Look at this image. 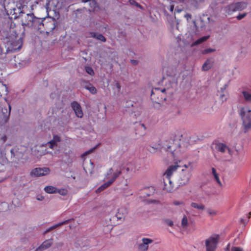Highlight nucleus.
<instances>
[{
  "mask_svg": "<svg viewBox=\"0 0 251 251\" xmlns=\"http://www.w3.org/2000/svg\"><path fill=\"white\" fill-rule=\"evenodd\" d=\"M120 175L121 170H117L115 173H114L113 177L109 180L107 182L104 183L103 184L99 187L96 190V192L97 193L100 192L108 187L115 181V180L119 177Z\"/></svg>",
  "mask_w": 251,
  "mask_h": 251,
  "instance_id": "nucleus-6",
  "label": "nucleus"
},
{
  "mask_svg": "<svg viewBox=\"0 0 251 251\" xmlns=\"http://www.w3.org/2000/svg\"><path fill=\"white\" fill-rule=\"evenodd\" d=\"M122 169V168H120L119 169H117L116 170L114 171V169L112 168L109 169L105 175V178H108L111 176L112 177L111 178H112L113 176L114 173H115L117 170H121V172Z\"/></svg>",
  "mask_w": 251,
  "mask_h": 251,
  "instance_id": "nucleus-25",
  "label": "nucleus"
},
{
  "mask_svg": "<svg viewBox=\"0 0 251 251\" xmlns=\"http://www.w3.org/2000/svg\"><path fill=\"white\" fill-rule=\"evenodd\" d=\"M165 223L167 224L170 226H173L174 225V222L173 221L170 219H165L164 220Z\"/></svg>",
  "mask_w": 251,
  "mask_h": 251,
  "instance_id": "nucleus-40",
  "label": "nucleus"
},
{
  "mask_svg": "<svg viewBox=\"0 0 251 251\" xmlns=\"http://www.w3.org/2000/svg\"><path fill=\"white\" fill-rule=\"evenodd\" d=\"M82 1L84 3L89 2V4L92 8H95L97 6V3L95 0H82Z\"/></svg>",
  "mask_w": 251,
  "mask_h": 251,
  "instance_id": "nucleus-30",
  "label": "nucleus"
},
{
  "mask_svg": "<svg viewBox=\"0 0 251 251\" xmlns=\"http://www.w3.org/2000/svg\"><path fill=\"white\" fill-rule=\"evenodd\" d=\"M153 242V240L148 238H143L141 243L138 244V249L140 251H147L149 245Z\"/></svg>",
  "mask_w": 251,
  "mask_h": 251,
  "instance_id": "nucleus-8",
  "label": "nucleus"
},
{
  "mask_svg": "<svg viewBox=\"0 0 251 251\" xmlns=\"http://www.w3.org/2000/svg\"><path fill=\"white\" fill-rule=\"evenodd\" d=\"M46 27L48 28V26L50 25H51V27H50V31H52L54 28H55V25H54V21L51 20L49 22H47L45 23Z\"/></svg>",
  "mask_w": 251,
  "mask_h": 251,
  "instance_id": "nucleus-31",
  "label": "nucleus"
},
{
  "mask_svg": "<svg viewBox=\"0 0 251 251\" xmlns=\"http://www.w3.org/2000/svg\"><path fill=\"white\" fill-rule=\"evenodd\" d=\"M215 148L217 151L221 153H224L227 151L229 154H231V150L225 144L219 143L216 145Z\"/></svg>",
  "mask_w": 251,
  "mask_h": 251,
  "instance_id": "nucleus-14",
  "label": "nucleus"
},
{
  "mask_svg": "<svg viewBox=\"0 0 251 251\" xmlns=\"http://www.w3.org/2000/svg\"><path fill=\"white\" fill-rule=\"evenodd\" d=\"M4 169V165L0 163V172Z\"/></svg>",
  "mask_w": 251,
  "mask_h": 251,
  "instance_id": "nucleus-50",
  "label": "nucleus"
},
{
  "mask_svg": "<svg viewBox=\"0 0 251 251\" xmlns=\"http://www.w3.org/2000/svg\"><path fill=\"white\" fill-rule=\"evenodd\" d=\"M173 10H174V6L171 5V7H170V11L172 12L173 11Z\"/></svg>",
  "mask_w": 251,
  "mask_h": 251,
  "instance_id": "nucleus-63",
  "label": "nucleus"
},
{
  "mask_svg": "<svg viewBox=\"0 0 251 251\" xmlns=\"http://www.w3.org/2000/svg\"><path fill=\"white\" fill-rule=\"evenodd\" d=\"M214 178L215 179V180L218 179V178H219V175H218V174H216V175H214Z\"/></svg>",
  "mask_w": 251,
  "mask_h": 251,
  "instance_id": "nucleus-54",
  "label": "nucleus"
},
{
  "mask_svg": "<svg viewBox=\"0 0 251 251\" xmlns=\"http://www.w3.org/2000/svg\"><path fill=\"white\" fill-rule=\"evenodd\" d=\"M5 43L6 52H15L20 50L23 46L25 32H5Z\"/></svg>",
  "mask_w": 251,
  "mask_h": 251,
  "instance_id": "nucleus-1",
  "label": "nucleus"
},
{
  "mask_svg": "<svg viewBox=\"0 0 251 251\" xmlns=\"http://www.w3.org/2000/svg\"><path fill=\"white\" fill-rule=\"evenodd\" d=\"M128 213V209L125 206H122L118 209L116 217L118 220L123 221Z\"/></svg>",
  "mask_w": 251,
  "mask_h": 251,
  "instance_id": "nucleus-9",
  "label": "nucleus"
},
{
  "mask_svg": "<svg viewBox=\"0 0 251 251\" xmlns=\"http://www.w3.org/2000/svg\"><path fill=\"white\" fill-rule=\"evenodd\" d=\"M225 12L228 15H230L233 12H236L235 8H234V3H231L224 8Z\"/></svg>",
  "mask_w": 251,
  "mask_h": 251,
  "instance_id": "nucleus-22",
  "label": "nucleus"
},
{
  "mask_svg": "<svg viewBox=\"0 0 251 251\" xmlns=\"http://www.w3.org/2000/svg\"><path fill=\"white\" fill-rule=\"evenodd\" d=\"M209 36H203L201 38H200L198 40H197L196 41L194 42L193 43L191 44V47H193L194 46L198 45L199 44H200L203 42L204 41H206L208 38Z\"/></svg>",
  "mask_w": 251,
  "mask_h": 251,
  "instance_id": "nucleus-24",
  "label": "nucleus"
},
{
  "mask_svg": "<svg viewBox=\"0 0 251 251\" xmlns=\"http://www.w3.org/2000/svg\"><path fill=\"white\" fill-rule=\"evenodd\" d=\"M191 206L194 208L201 211L204 210L205 208V205L201 203L192 202L191 203Z\"/></svg>",
  "mask_w": 251,
  "mask_h": 251,
  "instance_id": "nucleus-23",
  "label": "nucleus"
},
{
  "mask_svg": "<svg viewBox=\"0 0 251 251\" xmlns=\"http://www.w3.org/2000/svg\"><path fill=\"white\" fill-rule=\"evenodd\" d=\"M185 18L187 19V20H189V19L191 18V15L189 14H187L185 15Z\"/></svg>",
  "mask_w": 251,
  "mask_h": 251,
  "instance_id": "nucleus-51",
  "label": "nucleus"
},
{
  "mask_svg": "<svg viewBox=\"0 0 251 251\" xmlns=\"http://www.w3.org/2000/svg\"><path fill=\"white\" fill-rule=\"evenodd\" d=\"M7 26L9 27V29H13L15 27V24H14L11 19H8L7 21Z\"/></svg>",
  "mask_w": 251,
  "mask_h": 251,
  "instance_id": "nucleus-34",
  "label": "nucleus"
},
{
  "mask_svg": "<svg viewBox=\"0 0 251 251\" xmlns=\"http://www.w3.org/2000/svg\"><path fill=\"white\" fill-rule=\"evenodd\" d=\"M116 87L118 88L119 90L120 89V85L119 83H116Z\"/></svg>",
  "mask_w": 251,
  "mask_h": 251,
  "instance_id": "nucleus-59",
  "label": "nucleus"
},
{
  "mask_svg": "<svg viewBox=\"0 0 251 251\" xmlns=\"http://www.w3.org/2000/svg\"><path fill=\"white\" fill-rule=\"evenodd\" d=\"M173 203L176 205H178L182 204L183 203V202L180 201H174Z\"/></svg>",
  "mask_w": 251,
  "mask_h": 251,
  "instance_id": "nucleus-46",
  "label": "nucleus"
},
{
  "mask_svg": "<svg viewBox=\"0 0 251 251\" xmlns=\"http://www.w3.org/2000/svg\"><path fill=\"white\" fill-rule=\"evenodd\" d=\"M71 220H65L64 221H63L61 223H59L57 224H56L50 227H49V228H48L44 232V234H46L47 233L50 231L51 230H53L54 229L56 228V227H59L61 226H62L63 225H65V224H68L69 223V222Z\"/></svg>",
  "mask_w": 251,
  "mask_h": 251,
  "instance_id": "nucleus-21",
  "label": "nucleus"
},
{
  "mask_svg": "<svg viewBox=\"0 0 251 251\" xmlns=\"http://www.w3.org/2000/svg\"><path fill=\"white\" fill-rule=\"evenodd\" d=\"M95 149H96V147L93 148H92V149H91L89 150V151H86L85 153H83V154L82 155H83V156H84V155H87V154H88L91 153V152H92L94 151V150H95Z\"/></svg>",
  "mask_w": 251,
  "mask_h": 251,
  "instance_id": "nucleus-44",
  "label": "nucleus"
},
{
  "mask_svg": "<svg viewBox=\"0 0 251 251\" xmlns=\"http://www.w3.org/2000/svg\"><path fill=\"white\" fill-rule=\"evenodd\" d=\"M85 70L90 75H94L95 74L94 71L92 68L90 66H87L85 67Z\"/></svg>",
  "mask_w": 251,
  "mask_h": 251,
  "instance_id": "nucleus-29",
  "label": "nucleus"
},
{
  "mask_svg": "<svg viewBox=\"0 0 251 251\" xmlns=\"http://www.w3.org/2000/svg\"><path fill=\"white\" fill-rule=\"evenodd\" d=\"M131 62L133 64H137V61L136 60H131Z\"/></svg>",
  "mask_w": 251,
  "mask_h": 251,
  "instance_id": "nucleus-57",
  "label": "nucleus"
},
{
  "mask_svg": "<svg viewBox=\"0 0 251 251\" xmlns=\"http://www.w3.org/2000/svg\"><path fill=\"white\" fill-rule=\"evenodd\" d=\"M156 90H160L161 92L164 93L166 91V89H160L159 88H155Z\"/></svg>",
  "mask_w": 251,
  "mask_h": 251,
  "instance_id": "nucleus-52",
  "label": "nucleus"
},
{
  "mask_svg": "<svg viewBox=\"0 0 251 251\" xmlns=\"http://www.w3.org/2000/svg\"><path fill=\"white\" fill-rule=\"evenodd\" d=\"M15 151H16V150L14 149H12L10 150V152L11 153V156H13L14 157L15 156Z\"/></svg>",
  "mask_w": 251,
  "mask_h": 251,
  "instance_id": "nucleus-48",
  "label": "nucleus"
},
{
  "mask_svg": "<svg viewBox=\"0 0 251 251\" xmlns=\"http://www.w3.org/2000/svg\"><path fill=\"white\" fill-rule=\"evenodd\" d=\"M186 168H189V171H191L193 169V166L191 164V163H189L188 165H184V166Z\"/></svg>",
  "mask_w": 251,
  "mask_h": 251,
  "instance_id": "nucleus-45",
  "label": "nucleus"
},
{
  "mask_svg": "<svg viewBox=\"0 0 251 251\" xmlns=\"http://www.w3.org/2000/svg\"><path fill=\"white\" fill-rule=\"evenodd\" d=\"M233 3L236 11L244 10L247 8L248 5L247 3L244 1L234 2Z\"/></svg>",
  "mask_w": 251,
  "mask_h": 251,
  "instance_id": "nucleus-18",
  "label": "nucleus"
},
{
  "mask_svg": "<svg viewBox=\"0 0 251 251\" xmlns=\"http://www.w3.org/2000/svg\"><path fill=\"white\" fill-rule=\"evenodd\" d=\"M211 170H212V174H213V176L214 175H216V174H217L216 172V170L214 168H212Z\"/></svg>",
  "mask_w": 251,
  "mask_h": 251,
  "instance_id": "nucleus-49",
  "label": "nucleus"
},
{
  "mask_svg": "<svg viewBox=\"0 0 251 251\" xmlns=\"http://www.w3.org/2000/svg\"><path fill=\"white\" fill-rule=\"evenodd\" d=\"M135 3V5H136L137 7H141V6H140V5H139L137 2H136V1H134V0H133V3Z\"/></svg>",
  "mask_w": 251,
  "mask_h": 251,
  "instance_id": "nucleus-56",
  "label": "nucleus"
},
{
  "mask_svg": "<svg viewBox=\"0 0 251 251\" xmlns=\"http://www.w3.org/2000/svg\"><path fill=\"white\" fill-rule=\"evenodd\" d=\"M207 212L210 215L215 216L217 214V212L213 209H207Z\"/></svg>",
  "mask_w": 251,
  "mask_h": 251,
  "instance_id": "nucleus-39",
  "label": "nucleus"
},
{
  "mask_svg": "<svg viewBox=\"0 0 251 251\" xmlns=\"http://www.w3.org/2000/svg\"><path fill=\"white\" fill-rule=\"evenodd\" d=\"M215 50H216L215 49L208 48V49H206L202 50L201 54H203V55L209 54V53H211L212 52L215 51Z\"/></svg>",
  "mask_w": 251,
  "mask_h": 251,
  "instance_id": "nucleus-32",
  "label": "nucleus"
},
{
  "mask_svg": "<svg viewBox=\"0 0 251 251\" xmlns=\"http://www.w3.org/2000/svg\"><path fill=\"white\" fill-rule=\"evenodd\" d=\"M71 107L74 110L76 116L79 118H82L83 114L81 107L79 104L76 101H74L71 103Z\"/></svg>",
  "mask_w": 251,
  "mask_h": 251,
  "instance_id": "nucleus-11",
  "label": "nucleus"
},
{
  "mask_svg": "<svg viewBox=\"0 0 251 251\" xmlns=\"http://www.w3.org/2000/svg\"><path fill=\"white\" fill-rule=\"evenodd\" d=\"M44 25H45V24H44V23H41L39 24V26H40V27H38V29H39H39H41V26H44Z\"/></svg>",
  "mask_w": 251,
  "mask_h": 251,
  "instance_id": "nucleus-55",
  "label": "nucleus"
},
{
  "mask_svg": "<svg viewBox=\"0 0 251 251\" xmlns=\"http://www.w3.org/2000/svg\"><path fill=\"white\" fill-rule=\"evenodd\" d=\"M242 121L244 132L251 129V109L247 105L241 107L238 110Z\"/></svg>",
  "mask_w": 251,
  "mask_h": 251,
  "instance_id": "nucleus-2",
  "label": "nucleus"
},
{
  "mask_svg": "<svg viewBox=\"0 0 251 251\" xmlns=\"http://www.w3.org/2000/svg\"><path fill=\"white\" fill-rule=\"evenodd\" d=\"M214 178L215 179V180L218 179V178H219V175H218V174H216V175H214Z\"/></svg>",
  "mask_w": 251,
  "mask_h": 251,
  "instance_id": "nucleus-53",
  "label": "nucleus"
},
{
  "mask_svg": "<svg viewBox=\"0 0 251 251\" xmlns=\"http://www.w3.org/2000/svg\"><path fill=\"white\" fill-rule=\"evenodd\" d=\"M225 97V95L222 94L220 96V99L223 101L224 100H223V98Z\"/></svg>",
  "mask_w": 251,
  "mask_h": 251,
  "instance_id": "nucleus-58",
  "label": "nucleus"
},
{
  "mask_svg": "<svg viewBox=\"0 0 251 251\" xmlns=\"http://www.w3.org/2000/svg\"><path fill=\"white\" fill-rule=\"evenodd\" d=\"M164 186L163 189L168 192H171L174 188V184L171 180L170 177L163 176Z\"/></svg>",
  "mask_w": 251,
  "mask_h": 251,
  "instance_id": "nucleus-10",
  "label": "nucleus"
},
{
  "mask_svg": "<svg viewBox=\"0 0 251 251\" xmlns=\"http://www.w3.org/2000/svg\"><path fill=\"white\" fill-rule=\"evenodd\" d=\"M46 145L47 146H48L51 149H54L55 148L57 147V146L56 144H55L54 142H53V141H52L51 140H50V141L48 142L46 144Z\"/></svg>",
  "mask_w": 251,
  "mask_h": 251,
  "instance_id": "nucleus-36",
  "label": "nucleus"
},
{
  "mask_svg": "<svg viewBox=\"0 0 251 251\" xmlns=\"http://www.w3.org/2000/svg\"><path fill=\"white\" fill-rule=\"evenodd\" d=\"M231 251H243V250L240 247H234L231 248Z\"/></svg>",
  "mask_w": 251,
  "mask_h": 251,
  "instance_id": "nucleus-43",
  "label": "nucleus"
},
{
  "mask_svg": "<svg viewBox=\"0 0 251 251\" xmlns=\"http://www.w3.org/2000/svg\"><path fill=\"white\" fill-rule=\"evenodd\" d=\"M188 226V220L186 216H184L181 221V226L183 228H186Z\"/></svg>",
  "mask_w": 251,
  "mask_h": 251,
  "instance_id": "nucleus-33",
  "label": "nucleus"
},
{
  "mask_svg": "<svg viewBox=\"0 0 251 251\" xmlns=\"http://www.w3.org/2000/svg\"><path fill=\"white\" fill-rule=\"evenodd\" d=\"M246 15H247V13H242V14H239L236 17V18H237V19L238 20H240L242 19L243 18H244Z\"/></svg>",
  "mask_w": 251,
  "mask_h": 251,
  "instance_id": "nucleus-42",
  "label": "nucleus"
},
{
  "mask_svg": "<svg viewBox=\"0 0 251 251\" xmlns=\"http://www.w3.org/2000/svg\"><path fill=\"white\" fill-rule=\"evenodd\" d=\"M53 244L52 239H49L44 241L35 251H43L50 248Z\"/></svg>",
  "mask_w": 251,
  "mask_h": 251,
  "instance_id": "nucleus-15",
  "label": "nucleus"
},
{
  "mask_svg": "<svg viewBox=\"0 0 251 251\" xmlns=\"http://www.w3.org/2000/svg\"><path fill=\"white\" fill-rule=\"evenodd\" d=\"M51 140L54 143L56 144L57 145H58V143L61 141V138L59 136L57 135H54L53 136L52 139Z\"/></svg>",
  "mask_w": 251,
  "mask_h": 251,
  "instance_id": "nucleus-35",
  "label": "nucleus"
},
{
  "mask_svg": "<svg viewBox=\"0 0 251 251\" xmlns=\"http://www.w3.org/2000/svg\"><path fill=\"white\" fill-rule=\"evenodd\" d=\"M46 192L49 194L57 193V189L52 186H46L44 188Z\"/></svg>",
  "mask_w": 251,
  "mask_h": 251,
  "instance_id": "nucleus-26",
  "label": "nucleus"
},
{
  "mask_svg": "<svg viewBox=\"0 0 251 251\" xmlns=\"http://www.w3.org/2000/svg\"><path fill=\"white\" fill-rule=\"evenodd\" d=\"M91 35L93 37H95L98 40L102 42H105V38L101 34H98L97 32H91Z\"/></svg>",
  "mask_w": 251,
  "mask_h": 251,
  "instance_id": "nucleus-27",
  "label": "nucleus"
},
{
  "mask_svg": "<svg viewBox=\"0 0 251 251\" xmlns=\"http://www.w3.org/2000/svg\"><path fill=\"white\" fill-rule=\"evenodd\" d=\"M8 109L6 107H1V111L3 114V116L6 119H8L11 112V105L8 103Z\"/></svg>",
  "mask_w": 251,
  "mask_h": 251,
  "instance_id": "nucleus-20",
  "label": "nucleus"
},
{
  "mask_svg": "<svg viewBox=\"0 0 251 251\" xmlns=\"http://www.w3.org/2000/svg\"><path fill=\"white\" fill-rule=\"evenodd\" d=\"M1 85L3 86V87H4V88L5 89V92H7V88L6 86V85H3V84H1Z\"/></svg>",
  "mask_w": 251,
  "mask_h": 251,
  "instance_id": "nucleus-62",
  "label": "nucleus"
},
{
  "mask_svg": "<svg viewBox=\"0 0 251 251\" xmlns=\"http://www.w3.org/2000/svg\"><path fill=\"white\" fill-rule=\"evenodd\" d=\"M219 239V236L216 235L206 240L205 246L206 251H215Z\"/></svg>",
  "mask_w": 251,
  "mask_h": 251,
  "instance_id": "nucleus-4",
  "label": "nucleus"
},
{
  "mask_svg": "<svg viewBox=\"0 0 251 251\" xmlns=\"http://www.w3.org/2000/svg\"><path fill=\"white\" fill-rule=\"evenodd\" d=\"M74 246L76 249V251H81L83 250L82 248L80 246V242L77 241L74 244Z\"/></svg>",
  "mask_w": 251,
  "mask_h": 251,
  "instance_id": "nucleus-37",
  "label": "nucleus"
},
{
  "mask_svg": "<svg viewBox=\"0 0 251 251\" xmlns=\"http://www.w3.org/2000/svg\"><path fill=\"white\" fill-rule=\"evenodd\" d=\"M214 64V59L212 58H208L203 64L201 70L203 71H206L210 69Z\"/></svg>",
  "mask_w": 251,
  "mask_h": 251,
  "instance_id": "nucleus-16",
  "label": "nucleus"
},
{
  "mask_svg": "<svg viewBox=\"0 0 251 251\" xmlns=\"http://www.w3.org/2000/svg\"><path fill=\"white\" fill-rule=\"evenodd\" d=\"M2 140L3 142H5L6 140V137L5 136H4L2 137Z\"/></svg>",
  "mask_w": 251,
  "mask_h": 251,
  "instance_id": "nucleus-61",
  "label": "nucleus"
},
{
  "mask_svg": "<svg viewBox=\"0 0 251 251\" xmlns=\"http://www.w3.org/2000/svg\"><path fill=\"white\" fill-rule=\"evenodd\" d=\"M216 181L218 182V183L219 185H222L221 182V181H220V179H219V178H218V179H216Z\"/></svg>",
  "mask_w": 251,
  "mask_h": 251,
  "instance_id": "nucleus-60",
  "label": "nucleus"
},
{
  "mask_svg": "<svg viewBox=\"0 0 251 251\" xmlns=\"http://www.w3.org/2000/svg\"><path fill=\"white\" fill-rule=\"evenodd\" d=\"M36 20L33 14H27L22 20L23 25H30L31 24L32 25L36 22Z\"/></svg>",
  "mask_w": 251,
  "mask_h": 251,
  "instance_id": "nucleus-12",
  "label": "nucleus"
},
{
  "mask_svg": "<svg viewBox=\"0 0 251 251\" xmlns=\"http://www.w3.org/2000/svg\"><path fill=\"white\" fill-rule=\"evenodd\" d=\"M107 25L106 24H103L102 25H100L99 28H98L99 30H102V31H106L107 29Z\"/></svg>",
  "mask_w": 251,
  "mask_h": 251,
  "instance_id": "nucleus-41",
  "label": "nucleus"
},
{
  "mask_svg": "<svg viewBox=\"0 0 251 251\" xmlns=\"http://www.w3.org/2000/svg\"><path fill=\"white\" fill-rule=\"evenodd\" d=\"M241 97L247 103H251V91L249 89H243L241 93Z\"/></svg>",
  "mask_w": 251,
  "mask_h": 251,
  "instance_id": "nucleus-13",
  "label": "nucleus"
},
{
  "mask_svg": "<svg viewBox=\"0 0 251 251\" xmlns=\"http://www.w3.org/2000/svg\"><path fill=\"white\" fill-rule=\"evenodd\" d=\"M191 176V173L190 171L182 169V172L180 174L178 180L179 185H184L188 184L189 182Z\"/></svg>",
  "mask_w": 251,
  "mask_h": 251,
  "instance_id": "nucleus-5",
  "label": "nucleus"
},
{
  "mask_svg": "<svg viewBox=\"0 0 251 251\" xmlns=\"http://www.w3.org/2000/svg\"><path fill=\"white\" fill-rule=\"evenodd\" d=\"M50 172V170L48 167L36 168L31 171L30 175L31 176H46Z\"/></svg>",
  "mask_w": 251,
  "mask_h": 251,
  "instance_id": "nucleus-7",
  "label": "nucleus"
},
{
  "mask_svg": "<svg viewBox=\"0 0 251 251\" xmlns=\"http://www.w3.org/2000/svg\"><path fill=\"white\" fill-rule=\"evenodd\" d=\"M179 167H180V166H179L177 164L170 166L167 169L166 172L164 174V176H165L166 177L168 176V177H170L173 173L176 171L177 168Z\"/></svg>",
  "mask_w": 251,
  "mask_h": 251,
  "instance_id": "nucleus-17",
  "label": "nucleus"
},
{
  "mask_svg": "<svg viewBox=\"0 0 251 251\" xmlns=\"http://www.w3.org/2000/svg\"><path fill=\"white\" fill-rule=\"evenodd\" d=\"M241 222L242 223H243V224L244 223V219H241Z\"/></svg>",
  "mask_w": 251,
  "mask_h": 251,
  "instance_id": "nucleus-64",
  "label": "nucleus"
},
{
  "mask_svg": "<svg viewBox=\"0 0 251 251\" xmlns=\"http://www.w3.org/2000/svg\"><path fill=\"white\" fill-rule=\"evenodd\" d=\"M180 140L176 139H170L163 145V148L170 151L174 156V151L180 147Z\"/></svg>",
  "mask_w": 251,
  "mask_h": 251,
  "instance_id": "nucleus-3",
  "label": "nucleus"
},
{
  "mask_svg": "<svg viewBox=\"0 0 251 251\" xmlns=\"http://www.w3.org/2000/svg\"><path fill=\"white\" fill-rule=\"evenodd\" d=\"M57 193H59L62 196H65L67 195V191L65 189H57Z\"/></svg>",
  "mask_w": 251,
  "mask_h": 251,
  "instance_id": "nucleus-38",
  "label": "nucleus"
},
{
  "mask_svg": "<svg viewBox=\"0 0 251 251\" xmlns=\"http://www.w3.org/2000/svg\"><path fill=\"white\" fill-rule=\"evenodd\" d=\"M85 88L89 90V92L92 94H95L97 92L96 88L91 84L86 86Z\"/></svg>",
  "mask_w": 251,
  "mask_h": 251,
  "instance_id": "nucleus-28",
  "label": "nucleus"
},
{
  "mask_svg": "<svg viewBox=\"0 0 251 251\" xmlns=\"http://www.w3.org/2000/svg\"><path fill=\"white\" fill-rule=\"evenodd\" d=\"M44 199V197L42 196H38L37 197V200L38 201H42Z\"/></svg>",
  "mask_w": 251,
  "mask_h": 251,
  "instance_id": "nucleus-47",
  "label": "nucleus"
},
{
  "mask_svg": "<svg viewBox=\"0 0 251 251\" xmlns=\"http://www.w3.org/2000/svg\"><path fill=\"white\" fill-rule=\"evenodd\" d=\"M146 127L144 124H139L137 126V129L136 132V134H138L141 136H143L146 134Z\"/></svg>",
  "mask_w": 251,
  "mask_h": 251,
  "instance_id": "nucleus-19",
  "label": "nucleus"
}]
</instances>
